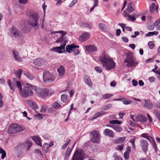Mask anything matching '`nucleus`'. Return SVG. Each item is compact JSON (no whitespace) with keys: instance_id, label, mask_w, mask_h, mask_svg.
Returning a JSON list of instances; mask_svg holds the SVG:
<instances>
[{"instance_id":"obj_1","label":"nucleus","mask_w":160,"mask_h":160,"mask_svg":"<svg viewBox=\"0 0 160 160\" xmlns=\"http://www.w3.org/2000/svg\"><path fill=\"white\" fill-rule=\"evenodd\" d=\"M100 60L102 64L106 69L110 70L115 67V63L113 60L104 52L100 57Z\"/></svg>"},{"instance_id":"obj_2","label":"nucleus","mask_w":160,"mask_h":160,"mask_svg":"<svg viewBox=\"0 0 160 160\" xmlns=\"http://www.w3.org/2000/svg\"><path fill=\"white\" fill-rule=\"evenodd\" d=\"M40 22L39 16L38 13H32L28 16V24L34 28L36 29L39 28Z\"/></svg>"},{"instance_id":"obj_3","label":"nucleus","mask_w":160,"mask_h":160,"mask_svg":"<svg viewBox=\"0 0 160 160\" xmlns=\"http://www.w3.org/2000/svg\"><path fill=\"white\" fill-rule=\"evenodd\" d=\"M30 86L32 87V89L35 92L36 95L39 97L44 98L50 95L49 90L47 88H38L33 85Z\"/></svg>"},{"instance_id":"obj_4","label":"nucleus","mask_w":160,"mask_h":160,"mask_svg":"<svg viewBox=\"0 0 160 160\" xmlns=\"http://www.w3.org/2000/svg\"><path fill=\"white\" fill-rule=\"evenodd\" d=\"M25 128L16 123H12L9 126L8 132L9 133L14 134L24 130Z\"/></svg>"},{"instance_id":"obj_5","label":"nucleus","mask_w":160,"mask_h":160,"mask_svg":"<svg viewBox=\"0 0 160 160\" xmlns=\"http://www.w3.org/2000/svg\"><path fill=\"white\" fill-rule=\"evenodd\" d=\"M32 85L29 83H26V86L24 87L23 89L20 92L21 96L24 98H27L29 96H32L33 92L32 89V87L30 86Z\"/></svg>"},{"instance_id":"obj_6","label":"nucleus","mask_w":160,"mask_h":160,"mask_svg":"<svg viewBox=\"0 0 160 160\" xmlns=\"http://www.w3.org/2000/svg\"><path fill=\"white\" fill-rule=\"evenodd\" d=\"M126 56L124 62L125 65L128 66H132L137 64V63L135 62V58L131 52L128 53Z\"/></svg>"},{"instance_id":"obj_7","label":"nucleus","mask_w":160,"mask_h":160,"mask_svg":"<svg viewBox=\"0 0 160 160\" xmlns=\"http://www.w3.org/2000/svg\"><path fill=\"white\" fill-rule=\"evenodd\" d=\"M43 81L47 83L52 82L55 79L54 75L47 71H45L43 72Z\"/></svg>"},{"instance_id":"obj_8","label":"nucleus","mask_w":160,"mask_h":160,"mask_svg":"<svg viewBox=\"0 0 160 160\" xmlns=\"http://www.w3.org/2000/svg\"><path fill=\"white\" fill-rule=\"evenodd\" d=\"M90 137L91 140L93 143H99L101 137L99 131L97 130L92 131L90 134Z\"/></svg>"},{"instance_id":"obj_9","label":"nucleus","mask_w":160,"mask_h":160,"mask_svg":"<svg viewBox=\"0 0 160 160\" xmlns=\"http://www.w3.org/2000/svg\"><path fill=\"white\" fill-rule=\"evenodd\" d=\"M79 46L75 45L74 44L68 45L66 47L67 51L69 53L73 52L74 55L78 54L80 52L78 49Z\"/></svg>"},{"instance_id":"obj_10","label":"nucleus","mask_w":160,"mask_h":160,"mask_svg":"<svg viewBox=\"0 0 160 160\" xmlns=\"http://www.w3.org/2000/svg\"><path fill=\"white\" fill-rule=\"evenodd\" d=\"M84 158L83 151L81 149H78L75 152L72 160H83Z\"/></svg>"},{"instance_id":"obj_11","label":"nucleus","mask_w":160,"mask_h":160,"mask_svg":"<svg viewBox=\"0 0 160 160\" xmlns=\"http://www.w3.org/2000/svg\"><path fill=\"white\" fill-rule=\"evenodd\" d=\"M130 117L133 121L135 122L137 121L144 122L147 121V118L141 115H140L135 117L133 115H131Z\"/></svg>"},{"instance_id":"obj_12","label":"nucleus","mask_w":160,"mask_h":160,"mask_svg":"<svg viewBox=\"0 0 160 160\" xmlns=\"http://www.w3.org/2000/svg\"><path fill=\"white\" fill-rule=\"evenodd\" d=\"M66 44V42H63L60 46L54 47L52 48V50L58 53H62V50L65 49Z\"/></svg>"},{"instance_id":"obj_13","label":"nucleus","mask_w":160,"mask_h":160,"mask_svg":"<svg viewBox=\"0 0 160 160\" xmlns=\"http://www.w3.org/2000/svg\"><path fill=\"white\" fill-rule=\"evenodd\" d=\"M140 143L142 150L146 153L148 150V143L144 139H142L140 140Z\"/></svg>"},{"instance_id":"obj_14","label":"nucleus","mask_w":160,"mask_h":160,"mask_svg":"<svg viewBox=\"0 0 160 160\" xmlns=\"http://www.w3.org/2000/svg\"><path fill=\"white\" fill-rule=\"evenodd\" d=\"M142 105L144 108L149 109H152L153 106L152 102L148 99L144 100Z\"/></svg>"},{"instance_id":"obj_15","label":"nucleus","mask_w":160,"mask_h":160,"mask_svg":"<svg viewBox=\"0 0 160 160\" xmlns=\"http://www.w3.org/2000/svg\"><path fill=\"white\" fill-rule=\"evenodd\" d=\"M46 62L42 58H38L35 59L33 63L35 65L40 66L45 64Z\"/></svg>"},{"instance_id":"obj_16","label":"nucleus","mask_w":160,"mask_h":160,"mask_svg":"<svg viewBox=\"0 0 160 160\" xmlns=\"http://www.w3.org/2000/svg\"><path fill=\"white\" fill-rule=\"evenodd\" d=\"M90 37V34L89 33L85 32L80 37L79 40L80 42H83L88 39Z\"/></svg>"},{"instance_id":"obj_17","label":"nucleus","mask_w":160,"mask_h":160,"mask_svg":"<svg viewBox=\"0 0 160 160\" xmlns=\"http://www.w3.org/2000/svg\"><path fill=\"white\" fill-rule=\"evenodd\" d=\"M103 134L105 136H108L111 138H113L115 136L114 132L112 131L108 128L104 130Z\"/></svg>"},{"instance_id":"obj_18","label":"nucleus","mask_w":160,"mask_h":160,"mask_svg":"<svg viewBox=\"0 0 160 160\" xmlns=\"http://www.w3.org/2000/svg\"><path fill=\"white\" fill-rule=\"evenodd\" d=\"M86 49L89 52H93L97 51V47L94 45H89L86 46Z\"/></svg>"},{"instance_id":"obj_19","label":"nucleus","mask_w":160,"mask_h":160,"mask_svg":"<svg viewBox=\"0 0 160 160\" xmlns=\"http://www.w3.org/2000/svg\"><path fill=\"white\" fill-rule=\"evenodd\" d=\"M60 33L61 34V38L59 39H58L57 40L56 42L57 43L62 42L63 36H65L67 34V32H66L62 31H58L54 32H52V33Z\"/></svg>"},{"instance_id":"obj_20","label":"nucleus","mask_w":160,"mask_h":160,"mask_svg":"<svg viewBox=\"0 0 160 160\" xmlns=\"http://www.w3.org/2000/svg\"><path fill=\"white\" fill-rule=\"evenodd\" d=\"M83 79L85 83L89 87H91L92 86V83L90 78L88 76L84 75L83 76Z\"/></svg>"},{"instance_id":"obj_21","label":"nucleus","mask_w":160,"mask_h":160,"mask_svg":"<svg viewBox=\"0 0 160 160\" xmlns=\"http://www.w3.org/2000/svg\"><path fill=\"white\" fill-rule=\"evenodd\" d=\"M13 54L15 59L17 61L21 62L22 60L18 54V52L15 50H13Z\"/></svg>"},{"instance_id":"obj_22","label":"nucleus","mask_w":160,"mask_h":160,"mask_svg":"<svg viewBox=\"0 0 160 160\" xmlns=\"http://www.w3.org/2000/svg\"><path fill=\"white\" fill-rule=\"evenodd\" d=\"M57 71L58 73L59 76L61 78L65 74V69L62 65H61L59 68L58 69Z\"/></svg>"},{"instance_id":"obj_23","label":"nucleus","mask_w":160,"mask_h":160,"mask_svg":"<svg viewBox=\"0 0 160 160\" xmlns=\"http://www.w3.org/2000/svg\"><path fill=\"white\" fill-rule=\"evenodd\" d=\"M11 32L12 36L16 38L18 37L19 36V30L15 28H13V29L11 31Z\"/></svg>"},{"instance_id":"obj_24","label":"nucleus","mask_w":160,"mask_h":160,"mask_svg":"<svg viewBox=\"0 0 160 160\" xmlns=\"http://www.w3.org/2000/svg\"><path fill=\"white\" fill-rule=\"evenodd\" d=\"M32 138L37 144L42 147L41 141L39 137L37 136H34Z\"/></svg>"},{"instance_id":"obj_25","label":"nucleus","mask_w":160,"mask_h":160,"mask_svg":"<svg viewBox=\"0 0 160 160\" xmlns=\"http://www.w3.org/2000/svg\"><path fill=\"white\" fill-rule=\"evenodd\" d=\"M138 17V15L137 14L135 13H133L131 15H130L128 16V18L127 19L128 20L133 22Z\"/></svg>"},{"instance_id":"obj_26","label":"nucleus","mask_w":160,"mask_h":160,"mask_svg":"<svg viewBox=\"0 0 160 160\" xmlns=\"http://www.w3.org/2000/svg\"><path fill=\"white\" fill-rule=\"evenodd\" d=\"M69 99V97L67 94L64 93L61 96V101L64 103L67 102Z\"/></svg>"},{"instance_id":"obj_27","label":"nucleus","mask_w":160,"mask_h":160,"mask_svg":"<svg viewBox=\"0 0 160 160\" xmlns=\"http://www.w3.org/2000/svg\"><path fill=\"white\" fill-rule=\"evenodd\" d=\"M125 139L126 137H119L114 140V142L117 144L121 143L124 142Z\"/></svg>"},{"instance_id":"obj_28","label":"nucleus","mask_w":160,"mask_h":160,"mask_svg":"<svg viewBox=\"0 0 160 160\" xmlns=\"http://www.w3.org/2000/svg\"><path fill=\"white\" fill-rule=\"evenodd\" d=\"M7 82L8 85L11 89L13 91H14L15 89L16 85H15L14 83L12 82L10 80H8Z\"/></svg>"},{"instance_id":"obj_29","label":"nucleus","mask_w":160,"mask_h":160,"mask_svg":"<svg viewBox=\"0 0 160 160\" xmlns=\"http://www.w3.org/2000/svg\"><path fill=\"white\" fill-rule=\"evenodd\" d=\"M106 113V112L102 111L97 112L93 115V117L92 118V119L93 120L97 118L101 115L105 114Z\"/></svg>"},{"instance_id":"obj_30","label":"nucleus","mask_w":160,"mask_h":160,"mask_svg":"<svg viewBox=\"0 0 160 160\" xmlns=\"http://www.w3.org/2000/svg\"><path fill=\"white\" fill-rule=\"evenodd\" d=\"M72 149L70 147H68L66 150L65 154V159L67 160L68 159V157L71 154Z\"/></svg>"},{"instance_id":"obj_31","label":"nucleus","mask_w":160,"mask_h":160,"mask_svg":"<svg viewBox=\"0 0 160 160\" xmlns=\"http://www.w3.org/2000/svg\"><path fill=\"white\" fill-rule=\"evenodd\" d=\"M132 3L131 2L128 3V8H127V11L128 13L132 12L134 11V9L132 6Z\"/></svg>"},{"instance_id":"obj_32","label":"nucleus","mask_w":160,"mask_h":160,"mask_svg":"<svg viewBox=\"0 0 160 160\" xmlns=\"http://www.w3.org/2000/svg\"><path fill=\"white\" fill-rule=\"evenodd\" d=\"M23 74L30 80H32L34 79V76L33 75L27 71H24L23 72Z\"/></svg>"},{"instance_id":"obj_33","label":"nucleus","mask_w":160,"mask_h":160,"mask_svg":"<svg viewBox=\"0 0 160 160\" xmlns=\"http://www.w3.org/2000/svg\"><path fill=\"white\" fill-rule=\"evenodd\" d=\"M15 87H17L19 90V93L22 90L21 83L19 81H17L15 82Z\"/></svg>"},{"instance_id":"obj_34","label":"nucleus","mask_w":160,"mask_h":160,"mask_svg":"<svg viewBox=\"0 0 160 160\" xmlns=\"http://www.w3.org/2000/svg\"><path fill=\"white\" fill-rule=\"evenodd\" d=\"M22 70L21 69H19L18 70L16 71L15 72L16 77L19 79L21 77V75L22 72Z\"/></svg>"},{"instance_id":"obj_35","label":"nucleus","mask_w":160,"mask_h":160,"mask_svg":"<svg viewBox=\"0 0 160 160\" xmlns=\"http://www.w3.org/2000/svg\"><path fill=\"white\" fill-rule=\"evenodd\" d=\"M141 136L147 139L149 141H152V138L151 136H148L147 133H143L141 135Z\"/></svg>"},{"instance_id":"obj_36","label":"nucleus","mask_w":160,"mask_h":160,"mask_svg":"<svg viewBox=\"0 0 160 160\" xmlns=\"http://www.w3.org/2000/svg\"><path fill=\"white\" fill-rule=\"evenodd\" d=\"M112 128L117 132H120L122 130V127L118 125H114Z\"/></svg>"},{"instance_id":"obj_37","label":"nucleus","mask_w":160,"mask_h":160,"mask_svg":"<svg viewBox=\"0 0 160 160\" xmlns=\"http://www.w3.org/2000/svg\"><path fill=\"white\" fill-rule=\"evenodd\" d=\"M81 25L82 27L87 28H91L92 27L91 24L90 23L85 22H82Z\"/></svg>"},{"instance_id":"obj_38","label":"nucleus","mask_w":160,"mask_h":160,"mask_svg":"<svg viewBox=\"0 0 160 160\" xmlns=\"http://www.w3.org/2000/svg\"><path fill=\"white\" fill-rule=\"evenodd\" d=\"M156 4L154 3H152L150 7V11L151 13H153L155 9Z\"/></svg>"},{"instance_id":"obj_39","label":"nucleus","mask_w":160,"mask_h":160,"mask_svg":"<svg viewBox=\"0 0 160 160\" xmlns=\"http://www.w3.org/2000/svg\"><path fill=\"white\" fill-rule=\"evenodd\" d=\"M99 27L100 29H101L102 31H104L107 28L106 25L102 23H99Z\"/></svg>"},{"instance_id":"obj_40","label":"nucleus","mask_w":160,"mask_h":160,"mask_svg":"<svg viewBox=\"0 0 160 160\" xmlns=\"http://www.w3.org/2000/svg\"><path fill=\"white\" fill-rule=\"evenodd\" d=\"M50 147L49 144L45 143L43 145V148L46 152H48V148Z\"/></svg>"},{"instance_id":"obj_41","label":"nucleus","mask_w":160,"mask_h":160,"mask_svg":"<svg viewBox=\"0 0 160 160\" xmlns=\"http://www.w3.org/2000/svg\"><path fill=\"white\" fill-rule=\"evenodd\" d=\"M0 153L2 154L1 158L2 159H4L6 156V153L5 151L2 149L0 147Z\"/></svg>"},{"instance_id":"obj_42","label":"nucleus","mask_w":160,"mask_h":160,"mask_svg":"<svg viewBox=\"0 0 160 160\" xmlns=\"http://www.w3.org/2000/svg\"><path fill=\"white\" fill-rule=\"evenodd\" d=\"M109 122L111 124H121V122L118 120H112L110 121Z\"/></svg>"},{"instance_id":"obj_43","label":"nucleus","mask_w":160,"mask_h":160,"mask_svg":"<svg viewBox=\"0 0 160 160\" xmlns=\"http://www.w3.org/2000/svg\"><path fill=\"white\" fill-rule=\"evenodd\" d=\"M112 104H108L103 107V109L104 110H106L109 109H110L112 108Z\"/></svg>"},{"instance_id":"obj_44","label":"nucleus","mask_w":160,"mask_h":160,"mask_svg":"<svg viewBox=\"0 0 160 160\" xmlns=\"http://www.w3.org/2000/svg\"><path fill=\"white\" fill-rule=\"evenodd\" d=\"M112 94H111L107 93L103 95V98L104 99H108L112 97Z\"/></svg>"},{"instance_id":"obj_45","label":"nucleus","mask_w":160,"mask_h":160,"mask_svg":"<svg viewBox=\"0 0 160 160\" xmlns=\"http://www.w3.org/2000/svg\"><path fill=\"white\" fill-rule=\"evenodd\" d=\"M52 106L55 108L60 107L61 106L57 102H54L52 105Z\"/></svg>"},{"instance_id":"obj_46","label":"nucleus","mask_w":160,"mask_h":160,"mask_svg":"<svg viewBox=\"0 0 160 160\" xmlns=\"http://www.w3.org/2000/svg\"><path fill=\"white\" fill-rule=\"evenodd\" d=\"M47 109V107L45 105H42L40 110V112H42L44 113L46 112Z\"/></svg>"},{"instance_id":"obj_47","label":"nucleus","mask_w":160,"mask_h":160,"mask_svg":"<svg viewBox=\"0 0 160 160\" xmlns=\"http://www.w3.org/2000/svg\"><path fill=\"white\" fill-rule=\"evenodd\" d=\"M25 145L27 146L28 147V148L27 149V150L28 151L29 149L32 146V142L30 141H28L27 142H26L25 143Z\"/></svg>"},{"instance_id":"obj_48","label":"nucleus","mask_w":160,"mask_h":160,"mask_svg":"<svg viewBox=\"0 0 160 160\" xmlns=\"http://www.w3.org/2000/svg\"><path fill=\"white\" fill-rule=\"evenodd\" d=\"M149 142L152 143V145L153 147V148H154L155 150H156L157 149V146L156 142L154 141L153 138H152V141Z\"/></svg>"},{"instance_id":"obj_49","label":"nucleus","mask_w":160,"mask_h":160,"mask_svg":"<svg viewBox=\"0 0 160 160\" xmlns=\"http://www.w3.org/2000/svg\"><path fill=\"white\" fill-rule=\"evenodd\" d=\"M124 157L126 160L128 159L129 157V153L128 152H125L124 153Z\"/></svg>"},{"instance_id":"obj_50","label":"nucleus","mask_w":160,"mask_h":160,"mask_svg":"<svg viewBox=\"0 0 160 160\" xmlns=\"http://www.w3.org/2000/svg\"><path fill=\"white\" fill-rule=\"evenodd\" d=\"M34 117L36 118L38 120L42 119L43 118V117L42 116V115L40 113H38L35 115Z\"/></svg>"},{"instance_id":"obj_51","label":"nucleus","mask_w":160,"mask_h":160,"mask_svg":"<svg viewBox=\"0 0 160 160\" xmlns=\"http://www.w3.org/2000/svg\"><path fill=\"white\" fill-rule=\"evenodd\" d=\"M123 146V144L121 145H118L116 147V149L119 151H121L122 149Z\"/></svg>"},{"instance_id":"obj_52","label":"nucleus","mask_w":160,"mask_h":160,"mask_svg":"<svg viewBox=\"0 0 160 160\" xmlns=\"http://www.w3.org/2000/svg\"><path fill=\"white\" fill-rule=\"evenodd\" d=\"M113 157L115 158V160H122V159L121 157L117 156V154L115 153L113 154Z\"/></svg>"},{"instance_id":"obj_53","label":"nucleus","mask_w":160,"mask_h":160,"mask_svg":"<svg viewBox=\"0 0 160 160\" xmlns=\"http://www.w3.org/2000/svg\"><path fill=\"white\" fill-rule=\"evenodd\" d=\"M155 108L157 109H160V103L159 102H156L154 105Z\"/></svg>"},{"instance_id":"obj_54","label":"nucleus","mask_w":160,"mask_h":160,"mask_svg":"<svg viewBox=\"0 0 160 160\" xmlns=\"http://www.w3.org/2000/svg\"><path fill=\"white\" fill-rule=\"evenodd\" d=\"M31 107L34 109H36L38 108V106L36 103L34 102Z\"/></svg>"},{"instance_id":"obj_55","label":"nucleus","mask_w":160,"mask_h":160,"mask_svg":"<svg viewBox=\"0 0 160 160\" xmlns=\"http://www.w3.org/2000/svg\"><path fill=\"white\" fill-rule=\"evenodd\" d=\"M123 103L125 105L130 104L132 103V101L127 100H123Z\"/></svg>"},{"instance_id":"obj_56","label":"nucleus","mask_w":160,"mask_h":160,"mask_svg":"<svg viewBox=\"0 0 160 160\" xmlns=\"http://www.w3.org/2000/svg\"><path fill=\"white\" fill-rule=\"evenodd\" d=\"M135 141V138H133L131 139L129 142H131L132 144V148H135V145H134V142Z\"/></svg>"},{"instance_id":"obj_57","label":"nucleus","mask_w":160,"mask_h":160,"mask_svg":"<svg viewBox=\"0 0 160 160\" xmlns=\"http://www.w3.org/2000/svg\"><path fill=\"white\" fill-rule=\"evenodd\" d=\"M148 46H149L150 48L152 49L153 48L154 46V44L152 42H149L148 43Z\"/></svg>"},{"instance_id":"obj_58","label":"nucleus","mask_w":160,"mask_h":160,"mask_svg":"<svg viewBox=\"0 0 160 160\" xmlns=\"http://www.w3.org/2000/svg\"><path fill=\"white\" fill-rule=\"evenodd\" d=\"M140 33L138 31H135L134 32V35H131V37L132 38H135Z\"/></svg>"},{"instance_id":"obj_59","label":"nucleus","mask_w":160,"mask_h":160,"mask_svg":"<svg viewBox=\"0 0 160 160\" xmlns=\"http://www.w3.org/2000/svg\"><path fill=\"white\" fill-rule=\"evenodd\" d=\"M55 1H57V2L56 3V5L57 6H59L60 4L62 3V0H54Z\"/></svg>"},{"instance_id":"obj_60","label":"nucleus","mask_w":160,"mask_h":160,"mask_svg":"<svg viewBox=\"0 0 160 160\" xmlns=\"http://www.w3.org/2000/svg\"><path fill=\"white\" fill-rule=\"evenodd\" d=\"M95 70L98 72L101 73L102 72V70L99 67H96L95 68Z\"/></svg>"},{"instance_id":"obj_61","label":"nucleus","mask_w":160,"mask_h":160,"mask_svg":"<svg viewBox=\"0 0 160 160\" xmlns=\"http://www.w3.org/2000/svg\"><path fill=\"white\" fill-rule=\"evenodd\" d=\"M27 102L28 105L30 107H31V106L32 105L33 103L34 102L31 100H28Z\"/></svg>"},{"instance_id":"obj_62","label":"nucleus","mask_w":160,"mask_h":160,"mask_svg":"<svg viewBox=\"0 0 160 160\" xmlns=\"http://www.w3.org/2000/svg\"><path fill=\"white\" fill-rule=\"evenodd\" d=\"M160 23V20L159 19L156 20L154 23V26H157Z\"/></svg>"},{"instance_id":"obj_63","label":"nucleus","mask_w":160,"mask_h":160,"mask_svg":"<svg viewBox=\"0 0 160 160\" xmlns=\"http://www.w3.org/2000/svg\"><path fill=\"white\" fill-rule=\"evenodd\" d=\"M132 85L134 86H136L138 84V82L137 81H136L135 79H133L132 81Z\"/></svg>"},{"instance_id":"obj_64","label":"nucleus","mask_w":160,"mask_h":160,"mask_svg":"<svg viewBox=\"0 0 160 160\" xmlns=\"http://www.w3.org/2000/svg\"><path fill=\"white\" fill-rule=\"evenodd\" d=\"M148 80L150 82H153L155 81V78L153 77H150L149 78Z\"/></svg>"}]
</instances>
